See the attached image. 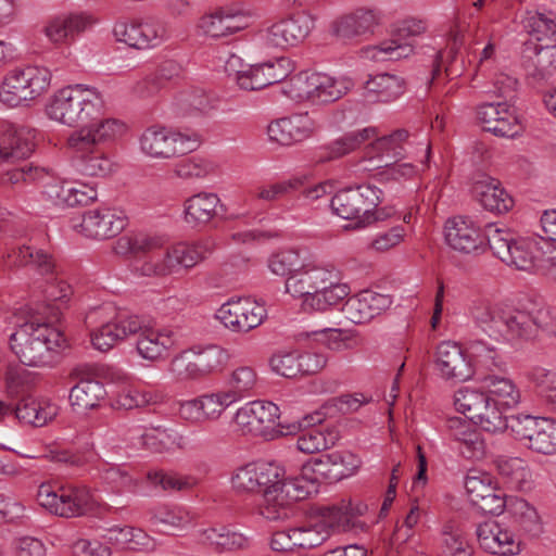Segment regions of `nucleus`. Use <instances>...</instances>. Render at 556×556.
I'll list each match as a JSON object with an SVG mask.
<instances>
[{
  "mask_svg": "<svg viewBox=\"0 0 556 556\" xmlns=\"http://www.w3.org/2000/svg\"><path fill=\"white\" fill-rule=\"evenodd\" d=\"M469 312L476 325L496 342L530 340L543 326L541 311L533 314L489 300L473 301Z\"/></svg>",
  "mask_w": 556,
  "mask_h": 556,
  "instance_id": "f257e3e1",
  "label": "nucleus"
},
{
  "mask_svg": "<svg viewBox=\"0 0 556 556\" xmlns=\"http://www.w3.org/2000/svg\"><path fill=\"white\" fill-rule=\"evenodd\" d=\"M104 100L94 87L77 84L58 90L48 101L49 118L67 126H84L101 117Z\"/></svg>",
  "mask_w": 556,
  "mask_h": 556,
  "instance_id": "f03ea898",
  "label": "nucleus"
},
{
  "mask_svg": "<svg viewBox=\"0 0 556 556\" xmlns=\"http://www.w3.org/2000/svg\"><path fill=\"white\" fill-rule=\"evenodd\" d=\"M64 341L60 330L36 320L24 323L10 336L12 351L22 364L31 367L51 365L55 350L61 348Z\"/></svg>",
  "mask_w": 556,
  "mask_h": 556,
  "instance_id": "7ed1b4c3",
  "label": "nucleus"
},
{
  "mask_svg": "<svg viewBox=\"0 0 556 556\" xmlns=\"http://www.w3.org/2000/svg\"><path fill=\"white\" fill-rule=\"evenodd\" d=\"M366 510L365 504H352L351 501L323 507L319 517L293 528V540L298 543V548L309 549L320 546L330 536L332 529L350 530L355 525L354 519Z\"/></svg>",
  "mask_w": 556,
  "mask_h": 556,
  "instance_id": "20e7f679",
  "label": "nucleus"
},
{
  "mask_svg": "<svg viewBox=\"0 0 556 556\" xmlns=\"http://www.w3.org/2000/svg\"><path fill=\"white\" fill-rule=\"evenodd\" d=\"M486 240L494 256L506 265L519 270L538 271V258L544 251V240L516 238L508 228H500L494 224L486 226Z\"/></svg>",
  "mask_w": 556,
  "mask_h": 556,
  "instance_id": "39448f33",
  "label": "nucleus"
},
{
  "mask_svg": "<svg viewBox=\"0 0 556 556\" xmlns=\"http://www.w3.org/2000/svg\"><path fill=\"white\" fill-rule=\"evenodd\" d=\"M382 191L375 185H359L338 191L331 199L333 213L343 219H354L355 228H364L382 219L377 206L382 202Z\"/></svg>",
  "mask_w": 556,
  "mask_h": 556,
  "instance_id": "423d86ee",
  "label": "nucleus"
},
{
  "mask_svg": "<svg viewBox=\"0 0 556 556\" xmlns=\"http://www.w3.org/2000/svg\"><path fill=\"white\" fill-rule=\"evenodd\" d=\"M37 501L50 513L64 518L94 514L99 508L91 491L85 485L55 486L42 483L37 492Z\"/></svg>",
  "mask_w": 556,
  "mask_h": 556,
  "instance_id": "0eeeda50",
  "label": "nucleus"
},
{
  "mask_svg": "<svg viewBox=\"0 0 556 556\" xmlns=\"http://www.w3.org/2000/svg\"><path fill=\"white\" fill-rule=\"evenodd\" d=\"M51 83V73L41 66H18L10 70L0 86V101L15 108L45 93Z\"/></svg>",
  "mask_w": 556,
  "mask_h": 556,
  "instance_id": "6e6552de",
  "label": "nucleus"
},
{
  "mask_svg": "<svg viewBox=\"0 0 556 556\" xmlns=\"http://www.w3.org/2000/svg\"><path fill=\"white\" fill-rule=\"evenodd\" d=\"M200 143L201 136L197 132L184 134L159 125L146 128L139 137L140 151L157 160L192 152Z\"/></svg>",
  "mask_w": 556,
  "mask_h": 556,
  "instance_id": "1a4fd4ad",
  "label": "nucleus"
},
{
  "mask_svg": "<svg viewBox=\"0 0 556 556\" xmlns=\"http://www.w3.org/2000/svg\"><path fill=\"white\" fill-rule=\"evenodd\" d=\"M454 405L459 413L488 432L506 429L507 418L498 407L491 404L486 392L469 388L459 389L454 395Z\"/></svg>",
  "mask_w": 556,
  "mask_h": 556,
  "instance_id": "9d476101",
  "label": "nucleus"
},
{
  "mask_svg": "<svg viewBox=\"0 0 556 556\" xmlns=\"http://www.w3.org/2000/svg\"><path fill=\"white\" fill-rule=\"evenodd\" d=\"M84 138L72 134L67 137L66 144L72 152V167L77 174L86 177L109 176L114 166L109 153L101 146Z\"/></svg>",
  "mask_w": 556,
  "mask_h": 556,
  "instance_id": "9b49d317",
  "label": "nucleus"
},
{
  "mask_svg": "<svg viewBox=\"0 0 556 556\" xmlns=\"http://www.w3.org/2000/svg\"><path fill=\"white\" fill-rule=\"evenodd\" d=\"M308 494L300 479H286L271 489H265L257 506L258 514L269 521L288 519L293 514V504Z\"/></svg>",
  "mask_w": 556,
  "mask_h": 556,
  "instance_id": "f8f14e48",
  "label": "nucleus"
},
{
  "mask_svg": "<svg viewBox=\"0 0 556 556\" xmlns=\"http://www.w3.org/2000/svg\"><path fill=\"white\" fill-rule=\"evenodd\" d=\"M266 316L265 306L251 298H232L215 314L224 327L235 333H248L261 326Z\"/></svg>",
  "mask_w": 556,
  "mask_h": 556,
  "instance_id": "ddd939ff",
  "label": "nucleus"
},
{
  "mask_svg": "<svg viewBox=\"0 0 556 556\" xmlns=\"http://www.w3.org/2000/svg\"><path fill=\"white\" fill-rule=\"evenodd\" d=\"M313 28V20L305 13H295L282 17L265 29L260 37L264 46L287 50L298 47L309 35Z\"/></svg>",
  "mask_w": 556,
  "mask_h": 556,
  "instance_id": "4468645a",
  "label": "nucleus"
},
{
  "mask_svg": "<svg viewBox=\"0 0 556 556\" xmlns=\"http://www.w3.org/2000/svg\"><path fill=\"white\" fill-rule=\"evenodd\" d=\"M312 293L302 302L303 309L324 313L346 299L350 288L341 282L340 271L333 265H327Z\"/></svg>",
  "mask_w": 556,
  "mask_h": 556,
  "instance_id": "2eb2a0df",
  "label": "nucleus"
},
{
  "mask_svg": "<svg viewBox=\"0 0 556 556\" xmlns=\"http://www.w3.org/2000/svg\"><path fill=\"white\" fill-rule=\"evenodd\" d=\"M127 226V216L115 207L99 206L84 212L79 232L87 238L104 240L116 237Z\"/></svg>",
  "mask_w": 556,
  "mask_h": 556,
  "instance_id": "dca6fc26",
  "label": "nucleus"
},
{
  "mask_svg": "<svg viewBox=\"0 0 556 556\" xmlns=\"http://www.w3.org/2000/svg\"><path fill=\"white\" fill-rule=\"evenodd\" d=\"M445 241L450 248L465 254H479L485 251L486 229L480 227L469 217L454 216L444 226Z\"/></svg>",
  "mask_w": 556,
  "mask_h": 556,
  "instance_id": "f3484780",
  "label": "nucleus"
},
{
  "mask_svg": "<svg viewBox=\"0 0 556 556\" xmlns=\"http://www.w3.org/2000/svg\"><path fill=\"white\" fill-rule=\"evenodd\" d=\"M279 419V407L268 401H252L235 414V424L243 434L266 437Z\"/></svg>",
  "mask_w": 556,
  "mask_h": 556,
  "instance_id": "a211bd4d",
  "label": "nucleus"
},
{
  "mask_svg": "<svg viewBox=\"0 0 556 556\" xmlns=\"http://www.w3.org/2000/svg\"><path fill=\"white\" fill-rule=\"evenodd\" d=\"M248 26L249 21L243 12L222 7L203 14L197 23V30L206 38L218 40L233 36Z\"/></svg>",
  "mask_w": 556,
  "mask_h": 556,
  "instance_id": "6ab92c4d",
  "label": "nucleus"
},
{
  "mask_svg": "<svg viewBox=\"0 0 556 556\" xmlns=\"http://www.w3.org/2000/svg\"><path fill=\"white\" fill-rule=\"evenodd\" d=\"M136 351L138 355L151 363L165 361L176 346V333L168 327L143 325L136 330Z\"/></svg>",
  "mask_w": 556,
  "mask_h": 556,
  "instance_id": "aec40b11",
  "label": "nucleus"
},
{
  "mask_svg": "<svg viewBox=\"0 0 556 556\" xmlns=\"http://www.w3.org/2000/svg\"><path fill=\"white\" fill-rule=\"evenodd\" d=\"M290 73L291 61L282 56L261 64L250 65L247 70L239 71L237 83L243 90H260L283 81Z\"/></svg>",
  "mask_w": 556,
  "mask_h": 556,
  "instance_id": "412c9836",
  "label": "nucleus"
},
{
  "mask_svg": "<svg viewBox=\"0 0 556 556\" xmlns=\"http://www.w3.org/2000/svg\"><path fill=\"white\" fill-rule=\"evenodd\" d=\"M116 38L136 49H149L161 45L167 37L163 22L148 17L139 23L118 24L114 27Z\"/></svg>",
  "mask_w": 556,
  "mask_h": 556,
  "instance_id": "4be33fe9",
  "label": "nucleus"
},
{
  "mask_svg": "<svg viewBox=\"0 0 556 556\" xmlns=\"http://www.w3.org/2000/svg\"><path fill=\"white\" fill-rule=\"evenodd\" d=\"M318 128L308 113H299L271 122L267 127V134L271 141L291 146L308 139Z\"/></svg>",
  "mask_w": 556,
  "mask_h": 556,
  "instance_id": "5701e85b",
  "label": "nucleus"
},
{
  "mask_svg": "<svg viewBox=\"0 0 556 556\" xmlns=\"http://www.w3.org/2000/svg\"><path fill=\"white\" fill-rule=\"evenodd\" d=\"M435 368L445 380L463 382L473 376V367L459 344L441 342L435 352Z\"/></svg>",
  "mask_w": 556,
  "mask_h": 556,
  "instance_id": "b1692460",
  "label": "nucleus"
},
{
  "mask_svg": "<svg viewBox=\"0 0 556 556\" xmlns=\"http://www.w3.org/2000/svg\"><path fill=\"white\" fill-rule=\"evenodd\" d=\"M390 295L371 290H363L349 298L343 306L345 317L353 324H365L390 307Z\"/></svg>",
  "mask_w": 556,
  "mask_h": 556,
  "instance_id": "393cba45",
  "label": "nucleus"
},
{
  "mask_svg": "<svg viewBox=\"0 0 556 556\" xmlns=\"http://www.w3.org/2000/svg\"><path fill=\"white\" fill-rule=\"evenodd\" d=\"M523 67L533 83L547 80L556 70V45L529 41L523 50Z\"/></svg>",
  "mask_w": 556,
  "mask_h": 556,
  "instance_id": "a878e982",
  "label": "nucleus"
},
{
  "mask_svg": "<svg viewBox=\"0 0 556 556\" xmlns=\"http://www.w3.org/2000/svg\"><path fill=\"white\" fill-rule=\"evenodd\" d=\"M137 329H140L137 316H117L90 331L91 344L100 352H108L119 341L135 334Z\"/></svg>",
  "mask_w": 556,
  "mask_h": 556,
  "instance_id": "bb28decb",
  "label": "nucleus"
},
{
  "mask_svg": "<svg viewBox=\"0 0 556 556\" xmlns=\"http://www.w3.org/2000/svg\"><path fill=\"white\" fill-rule=\"evenodd\" d=\"M476 535L480 547L490 554L509 556L516 555L520 551V544L514 534L495 520L479 523Z\"/></svg>",
  "mask_w": 556,
  "mask_h": 556,
  "instance_id": "cd10ccee",
  "label": "nucleus"
},
{
  "mask_svg": "<svg viewBox=\"0 0 556 556\" xmlns=\"http://www.w3.org/2000/svg\"><path fill=\"white\" fill-rule=\"evenodd\" d=\"M71 378L77 380V383L71 389L70 401L72 406L78 409H91L99 405L105 397L104 386L89 378V368L87 366H77L71 371Z\"/></svg>",
  "mask_w": 556,
  "mask_h": 556,
  "instance_id": "c85d7f7f",
  "label": "nucleus"
},
{
  "mask_svg": "<svg viewBox=\"0 0 556 556\" xmlns=\"http://www.w3.org/2000/svg\"><path fill=\"white\" fill-rule=\"evenodd\" d=\"M380 20L379 10L362 7L341 16L334 24V30L343 39L362 37L372 34Z\"/></svg>",
  "mask_w": 556,
  "mask_h": 556,
  "instance_id": "c756f323",
  "label": "nucleus"
},
{
  "mask_svg": "<svg viewBox=\"0 0 556 556\" xmlns=\"http://www.w3.org/2000/svg\"><path fill=\"white\" fill-rule=\"evenodd\" d=\"M34 147L31 130L10 125L0 134V163L24 160L33 153Z\"/></svg>",
  "mask_w": 556,
  "mask_h": 556,
  "instance_id": "7c9ffc66",
  "label": "nucleus"
},
{
  "mask_svg": "<svg viewBox=\"0 0 556 556\" xmlns=\"http://www.w3.org/2000/svg\"><path fill=\"white\" fill-rule=\"evenodd\" d=\"M375 137L376 129L372 127L345 132L330 143L320 147L316 154V160L319 163L338 160L357 150L362 144Z\"/></svg>",
  "mask_w": 556,
  "mask_h": 556,
  "instance_id": "2f4dec72",
  "label": "nucleus"
},
{
  "mask_svg": "<svg viewBox=\"0 0 556 556\" xmlns=\"http://www.w3.org/2000/svg\"><path fill=\"white\" fill-rule=\"evenodd\" d=\"M59 407L48 400H38L30 395L12 403V415L20 422L42 427L58 415Z\"/></svg>",
  "mask_w": 556,
  "mask_h": 556,
  "instance_id": "473e14b6",
  "label": "nucleus"
},
{
  "mask_svg": "<svg viewBox=\"0 0 556 556\" xmlns=\"http://www.w3.org/2000/svg\"><path fill=\"white\" fill-rule=\"evenodd\" d=\"M198 541L216 552H235L250 545V538L229 526H219L199 531Z\"/></svg>",
  "mask_w": 556,
  "mask_h": 556,
  "instance_id": "72a5a7b5",
  "label": "nucleus"
},
{
  "mask_svg": "<svg viewBox=\"0 0 556 556\" xmlns=\"http://www.w3.org/2000/svg\"><path fill=\"white\" fill-rule=\"evenodd\" d=\"M483 388L491 399V404L501 410L516 408L521 402V391L515 381L495 374L485 375L481 379Z\"/></svg>",
  "mask_w": 556,
  "mask_h": 556,
  "instance_id": "f704fd0d",
  "label": "nucleus"
},
{
  "mask_svg": "<svg viewBox=\"0 0 556 556\" xmlns=\"http://www.w3.org/2000/svg\"><path fill=\"white\" fill-rule=\"evenodd\" d=\"M220 199L213 192H199L184 203L185 220L193 226L206 225L217 216Z\"/></svg>",
  "mask_w": 556,
  "mask_h": 556,
  "instance_id": "c9c22d12",
  "label": "nucleus"
},
{
  "mask_svg": "<svg viewBox=\"0 0 556 556\" xmlns=\"http://www.w3.org/2000/svg\"><path fill=\"white\" fill-rule=\"evenodd\" d=\"M327 265L315 262H305L303 266L292 276L287 277L285 288L286 292L294 299H301L304 302L312 295L315 286L323 276Z\"/></svg>",
  "mask_w": 556,
  "mask_h": 556,
  "instance_id": "e433bc0d",
  "label": "nucleus"
},
{
  "mask_svg": "<svg viewBox=\"0 0 556 556\" xmlns=\"http://www.w3.org/2000/svg\"><path fill=\"white\" fill-rule=\"evenodd\" d=\"M164 244L163 237L144 232H128L114 242L113 251L122 256L144 255L146 258L150 252L160 250Z\"/></svg>",
  "mask_w": 556,
  "mask_h": 556,
  "instance_id": "4c0bfd02",
  "label": "nucleus"
},
{
  "mask_svg": "<svg viewBox=\"0 0 556 556\" xmlns=\"http://www.w3.org/2000/svg\"><path fill=\"white\" fill-rule=\"evenodd\" d=\"M473 192L485 210L496 214L506 213L514 205L511 197L498 181L492 178L477 181L473 187Z\"/></svg>",
  "mask_w": 556,
  "mask_h": 556,
  "instance_id": "58836bf2",
  "label": "nucleus"
},
{
  "mask_svg": "<svg viewBox=\"0 0 556 556\" xmlns=\"http://www.w3.org/2000/svg\"><path fill=\"white\" fill-rule=\"evenodd\" d=\"M127 131V126L119 119L98 117L87 123L81 128L72 132L74 136H83L85 140L101 146L104 142L115 140Z\"/></svg>",
  "mask_w": 556,
  "mask_h": 556,
  "instance_id": "ea45409f",
  "label": "nucleus"
},
{
  "mask_svg": "<svg viewBox=\"0 0 556 556\" xmlns=\"http://www.w3.org/2000/svg\"><path fill=\"white\" fill-rule=\"evenodd\" d=\"M496 469L510 488L526 491L531 489V470L526 460L519 457H498Z\"/></svg>",
  "mask_w": 556,
  "mask_h": 556,
  "instance_id": "a19ab883",
  "label": "nucleus"
},
{
  "mask_svg": "<svg viewBox=\"0 0 556 556\" xmlns=\"http://www.w3.org/2000/svg\"><path fill=\"white\" fill-rule=\"evenodd\" d=\"M214 242L206 238L192 243L179 242L172 245V253L177 263V273L181 268L190 269L203 262L214 250Z\"/></svg>",
  "mask_w": 556,
  "mask_h": 556,
  "instance_id": "79ce46f5",
  "label": "nucleus"
},
{
  "mask_svg": "<svg viewBox=\"0 0 556 556\" xmlns=\"http://www.w3.org/2000/svg\"><path fill=\"white\" fill-rule=\"evenodd\" d=\"M545 417H534L531 415L513 416L507 420L508 428L516 440L522 443L528 450L538 453L539 435Z\"/></svg>",
  "mask_w": 556,
  "mask_h": 556,
  "instance_id": "37998d69",
  "label": "nucleus"
},
{
  "mask_svg": "<svg viewBox=\"0 0 556 556\" xmlns=\"http://www.w3.org/2000/svg\"><path fill=\"white\" fill-rule=\"evenodd\" d=\"M167 372L176 383L202 380V374L195 358V349L182 350L172 357Z\"/></svg>",
  "mask_w": 556,
  "mask_h": 556,
  "instance_id": "c03bdc74",
  "label": "nucleus"
},
{
  "mask_svg": "<svg viewBox=\"0 0 556 556\" xmlns=\"http://www.w3.org/2000/svg\"><path fill=\"white\" fill-rule=\"evenodd\" d=\"M314 103H331L341 99L353 87L350 78H336L324 73H316Z\"/></svg>",
  "mask_w": 556,
  "mask_h": 556,
  "instance_id": "a18cd8bd",
  "label": "nucleus"
},
{
  "mask_svg": "<svg viewBox=\"0 0 556 556\" xmlns=\"http://www.w3.org/2000/svg\"><path fill=\"white\" fill-rule=\"evenodd\" d=\"M181 66L174 60L163 61L155 72L136 85V92L140 97H150L155 94L162 86L174 78L180 76Z\"/></svg>",
  "mask_w": 556,
  "mask_h": 556,
  "instance_id": "49530a36",
  "label": "nucleus"
},
{
  "mask_svg": "<svg viewBox=\"0 0 556 556\" xmlns=\"http://www.w3.org/2000/svg\"><path fill=\"white\" fill-rule=\"evenodd\" d=\"M142 276L165 277L177 274V263L172 253V247L161 248L149 255L137 267Z\"/></svg>",
  "mask_w": 556,
  "mask_h": 556,
  "instance_id": "de8ad7c7",
  "label": "nucleus"
},
{
  "mask_svg": "<svg viewBox=\"0 0 556 556\" xmlns=\"http://www.w3.org/2000/svg\"><path fill=\"white\" fill-rule=\"evenodd\" d=\"M9 266L34 265L40 274H50L54 268V261L47 252L37 250L31 245H23L8 254Z\"/></svg>",
  "mask_w": 556,
  "mask_h": 556,
  "instance_id": "09e8293b",
  "label": "nucleus"
},
{
  "mask_svg": "<svg viewBox=\"0 0 556 556\" xmlns=\"http://www.w3.org/2000/svg\"><path fill=\"white\" fill-rule=\"evenodd\" d=\"M153 526L163 531H176L192 522V516L180 506L160 505L150 510Z\"/></svg>",
  "mask_w": 556,
  "mask_h": 556,
  "instance_id": "8fccbe9b",
  "label": "nucleus"
},
{
  "mask_svg": "<svg viewBox=\"0 0 556 556\" xmlns=\"http://www.w3.org/2000/svg\"><path fill=\"white\" fill-rule=\"evenodd\" d=\"M365 89L376 96L377 101L390 102L399 98L405 90V81L402 77L382 73L369 78Z\"/></svg>",
  "mask_w": 556,
  "mask_h": 556,
  "instance_id": "3c124183",
  "label": "nucleus"
},
{
  "mask_svg": "<svg viewBox=\"0 0 556 556\" xmlns=\"http://www.w3.org/2000/svg\"><path fill=\"white\" fill-rule=\"evenodd\" d=\"M340 435L334 428H311L296 440V447L305 454H314L333 446Z\"/></svg>",
  "mask_w": 556,
  "mask_h": 556,
  "instance_id": "603ef678",
  "label": "nucleus"
},
{
  "mask_svg": "<svg viewBox=\"0 0 556 556\" xmlns=\"http://www.w3.org/2000/svg\"><path fill=\"white\" fill-rule=\"evenodd\" d=\"M315 77L316 72H300L293 75L285 83L283 92L292 100L312 101L315 97Z\"/></svg>",
  "mask_w": 556,
  "mask_h": 556,
  "instance_id": "864d4df0",
  "label": "nucleus"
},
{
  "mask_svg": "<svg viewBox=\"0 0 556 556\" xmlns=\"http://www.w3.org/2000/svg\"><path fill=\"white\" fill-rule=\"evenodd\" d=\"M257 382V375L250 366H239L230 374L225 390L237 402L250 394Z\"/></svg>",
  "mask_w": 556,
  "mask_h": 556,
  "instance_id": "5fc2aeb1",
  "label": "nucleus"
},
{
  "mask_svg": "<svg viewBox=\"0 0 556 556\" xmlns=\"http://www.w3.org/2000/svg\"><path fill=\"white\" fill-rule=\"evenodd\" d=\"M458 36L455 35L453 41L448 46V49L438 54L432 70V80L437 79L439 76L442 65H444L445 74L450 79L463 75L465 66L463 58L458 56Z\"/></svg>",
  "mask_w": 556,
  "mask_h": 556,
  "instance_id": "6e6d98bb",
  "label": "nucleus"
},
{
  "mask_svg": "<svg viewBox=\"0 0 556 556\" xmlns=\"http://www.w3.org/2000/svg\"><path fill=\"white\" fill-rule=\"evenodd\" d=\"M148 482L163 491H184L193 488L197 479L191 476H184L177 472H167L165 470H150L147 473Z\"/></svg>",
  "mask_w": 556,
  "mask_h": 556,
  "instance_id": "4d7b16f0",
  "label": "nucleus"
},
{
  "mask_svg": "<svg viewBox=\"0 0 556 556\" xmlns=\"http://www.w3.org/2000/svg\"><path fill=\"white\" fill-rule=\"evenodd\" d=\"M325 462L330 463L331 478L339 481L355 473L362 466L361 458L350 451H333L325 454Z\"/></svg>",
  "mask_w": 556,
  "mask_h": 556,
  "instance_id": "13d9d810",
  "label": "nucleus"
},
{
  "mask_svg": "<svg viewBox=\"0 0 556 556\" xmlns=\"http://www.w3.org/2000/svg\"><path fill=\"white\" fill-rule=\"evenodd\" d=\"M441 548L442 556H472V548L463 530L454 523L443 527Z\"/></svg>",
  "mask_w": 556,
  "mask_h": 556,
  "instance_id": "bf43d9fd",
  "label": "nucleus"
},
{
  "mask_svg": "<svg viewBox=\"0 0 556 556\" xmlns=\"http://www.w3.org/2000/svg\"><path fill=\"white\" fill-rule=\"evenodd\" d=\"M304 263L305 258L302 257L299 250L287 249L270 255L268 258V268L277 276L289 277L298 271Z\"/></svg>",
  "mask_w": 556,
  "mask_h": 556,
  "instance_id": "052dcab7",
  "label": "nucleus"
},
{
  "mask_svg": "<svg viewBox=\"0 0 556 556\" xmlns=\"http://www.w3.org/2000/svg\"><path fill=\"white\" fill-rule=\"evenodd\" d=\"M408 131L406 129H397L390 135L377 139L372 143V149L378 152L379 156H387L389 160L396 162L404 156V146L407 143Z\"/></svg>",
  "mask_w": 556,
  "mask_h": 556,
  "instance_id": "680f3d73",
  "label": "nucleus"
},
{
  "mask_svg": "<svg viewBox=\"0 0 556 556\" xmlns=\"http://www.w3.org/2000/svg\"><path fill=\"white\" fill-rule=\"evenodd\" d=\"M525 27L534 40V43H555L556 45V23L553 18L542 13H535L529 16Z\"/></svg>",
  "mask_w": 556,
  "mask_h": 556,
  "instance_id": "e2e57ef3",
  "label": "nucleus"
},
{
  "mask_svg": "<svg viewBox=\"0 0 556 556\" xmlns=\"http://www.w3.org/2000/svg\"><path fill=\"white\" fill-rule=\"evenodd\" d=\"M305 176L292 177L288 180L264 185L254 191V198L266 202L277 201L304 186Z\"/></svg>",
  "mask_w": 556,
  "mask_h": 556,
  "instance_id": "0e129e2a",
  "label": "nucleus"
},
{
  "mask_svg": "<svg viewBox=\"0 0 556 556\" xmlns=\"http://www.w3.org/2000/svg\"><path fill=\"white\" fill-rule=\"evenodd\" d=\"M58 203L74 207L77 205H88L93 202L98 192L94 187L87 184H78L75 187L62 186L56 191Z\"/></svg>",
  "mask_w": 556,
  "mask_h": 556,
  "instance_id": "69168bd1",
  "label": "nucleus"
},
{
  "mask_svg": "<svg viewBox=\"0 0 556 556\" xmlns=\"http://www.w3.org/2000/svg\"><path fill=\"white\" fill-rule=\"evenodd\" d=\"M412 52V43H400L397 40L383 41L365 51L366 56L374 61H397L407 58Z\"/></svg>",
  "mask_w": 556,
  "mask_h": 556,
  "instance_id": "338daca9",
  "label": "nucleus"
},
{
  "mask_svg": "<svg viewBox=\"0 0 556 556\" xmlns=\"http://www.w3.org/2000/svg\"><path fill=\"white\" fill-rule=\"evenodd\" d=\"M195 358L203 379L220 370L228 361V353L220 346L211 345L203 350H195Z\"/></svg>",
  "mask_w": 556,
  "mask_h": 556,
  "instance_id": "774afa93",
  "label": "nucleus"
}]
</instances>
